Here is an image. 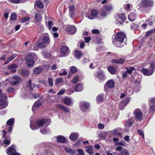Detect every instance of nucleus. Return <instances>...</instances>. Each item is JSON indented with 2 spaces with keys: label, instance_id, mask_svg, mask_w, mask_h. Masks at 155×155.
<instances>
[{
  "label": "nucleus",
  "instance_id": "obj_23",
  "mask_svg": "<svg viewBox=\"0 0 155 155\" xmlns=\"http://www.w3.org/2000/svg\"><path fill=\"white\" fill-rule=\"evenodd\" d=\"M18 73L22 76L25 77L28 76L29 74L28 71L25 70H20L18 71Z\"/></svg>",
  "mask_w": 155,
  "mask_h": 155
},
{
  "label": "nucleus",
  "instance_id": "obj_41",
  "mask_svg": "<svg viewBox=\"0 0 155 155\" xmlns=\"http://www.w3.org/2000/svg\"><path fill=\"white\" fill-rule=\"evenodd\" d=\"M107 69L109 72L111 74H115L116 70L114 67H109Z\"/></svg>",
  "mask_w": 155,
  "mask_h": 155
},
{
  "label": "nucleus",
  "instance_id": "obj_15",
  "mask_svg": "<svg viewBox=\"0 0 155 155\" xmlns=\"http://www.w3.org/2000/svg\"><path fill=\"white\" fill-rule=\"evenodd\" d=\"M141 71L146 76H150L152 75L154 71L152 69H150L149 70L148 69L144 68H143Z\"/></svg>",
  "mask_w": 155,
  "mask_h": 155
},
{
  "label": "nucleus",
  "instance_id": "obj_52",
  "mask_svg": "<svg viewBox=\"0 0 155 155\" xmlns=\"http://www.w3.org/2000/svg\"><path fill=\"white\" fill-rule=\"evenodd\" d=\"M48 81L49 86L51 87H52L53 86V84L52 78H48Z\"/></svg>",
  "mask_w": 155,
  "mask_h": 155
},
{
  "label": "nucleus",
  "instance_id": "obj_35",
  "mask_svg": "<svg viewBox=\"0 0 155 155\" xmlns=\"http://www.w3.org/2000/svg\"><path fill=\"white\" fill-rule=\"evenodd\" d=\"M104 95L102 94H101L98 95L96 98V101L98 103L102 102L104 100Z\"/></svg>",
  "mask_w": 155,
  "mask_h": 155
},
{
  "label": "nucleus",
  "instance_id": "obj_33",
  "mask_svg": "<svg viewBox=\"0 0 155 155\" xmlns=\"http://www.w3.org/2000/svg\"><path fill=\"white\" fill-rule=\"evenodd\" d=\"M82 53L78 50H76L75 51V56L78 59L80 58L82 56Z\"/></svg>",
  "mask_w": 155,
  "mask_h": 155
},
{
  "label": "nucleus",
  "instance_id": "obj_9",
  "mask_svg": "<svg viewBox=\"0 0 155 155\" xmlns=\"http://www.w3.org/2000/svg\"><path fill=\"white\" fill-rule=\"evenodd\" d=\"M70 52V50L67 46H62L61 49V53L62 56H68Z\"/></svg>",
  "mask_w": 155,
  "mask_h": 155
},
{
  "label": "nucleus",
  "instance_id": "obj_54",
  "mask_svg": "<svg viewBox=\"0 0 155 155\" xmlns=\"http://www.w3.org/2000/svg\"><path fill=\"white\" fill-rule=\"evenodd\" d=\"M135 84H136V85H137V88H135V89H136V91H139L140 90V86H139V85L140 84V81H135Z\"/></svg>",
  "mask_w": 155,
  "mask_h": 155
},
{
  "label": "nucleus",
  "instance_id": "obj_7",
  "mask_svg": "<svg viewBox=\"0 0 155 155\" xmlns=\"http://www.w3.org/2000/svg\"><path fill=\"white\" fill-rule=\"evenodd\" d=\"M89 103L85 101H82L80 102V108L81 110L83 112H86L90 107Z\"/></svg>",
  "mask_w": 155,
  "mask_h": 155
},
{
  "label": "nucleus",
  "instance_id": "obj_46",
  "mask_svg": "<svg viewBox=\"0 0 155 155\" xmlns=\"http://www.w3.org/2000/svg\"><path fill=\"white\" fill-rule=\"evenodd\" d=\"M11 140L10 138H6L3 141V143L6 146L8 145L10 143Z\"/></svg>",
  "mask_w": 155,
  "mask_h": 155
},
{
  "label": "nucleus",
  "instance_id": "obj_16",
  "mask_svg": "<svg viewBox=\"0 0 155 155\" xmlns=\"http://www.w3.org/2000/svg\"><path fill=\"white\" fill-rule=\"evenodd\" d=\"M67 31L69 34L72 35L76 32L77 28L75 26H70L67 28Z\"/></svg>",
  "mask_w": 155,
  "mask_h": 155
},
{
  "label": "nucleus",
  "instance_id": "obj_19",
  "mask_svg": "<svg viewBox=\"0 0 155 155\" xmlns=\"http://www.w3.org/2000/svg\"><path fill=\"white\" fill-rule=\"evenodd\" d=\"M57 107L58 108L61 109L63 111L66 113H69L70 112V108L68 107L61 104L57 105Z\"/></svg>",
  "mask_w": 155,
  "mask_h": 155
},
{
  "label": "nucleus",
  "instance_id": "obj_17",
  "mask_svg": "<svg viewBox=\"0 0 155 155\" xmlns=\"http://www.w3.org/2000/svg\"><path fill=\"white\" fill-rule=\"evenodd\" d=\"M69 15L71 18H73L75 15V6L74 5H72L69 6Z\"/></svg>",
  "mask_w": 155,
  "mask_h": 155
},
{
  "label": "nucleus",
  "instance_id": "obj_50",
  "mask_svg": "<svg viewBox=\"0 0 155 155\" xmlns=\"http://www.w3.org/2000/svg\"><path fill=\"white\" fill-rule=\"evenodd\" d=\"M17 55V54H14L12 56L8 57L7 58V59L8 60V61H10L14 59Z\"/></svg>",
  "mask_w": 155,
  "mask_h": 155
},
{
  "label": "nucleus",
  "instance_id": "obj_43",
  "mask_svg": "<svg viewBox=\"0 0 155 155\" xmlns=\"http://www.w3.org/2000/svg\"><path fill=\"white\" fill-rule=\"evenodd\" d=\"M130 100L129 97H127L126 98V101H121L119 104L120 106L124 107L127 104V102H128Z\"/></svg>",
  "mask_w": 155,
  "mask_h": 155
},
{
  "label": "nucleus",
  "instance_id": "obj_64",
  "mask_svg": "<svg viewBox=\"0 0 155 155\" xmlns=\"http://www.w3.org/2000/svg\"><path fill=\"white\" fill-rule=\"evenodd\" d=\"M52 22L51 21H49L48 22V29L49 30H51V28L52 26Z\"/></svg>",
  "mask_w": 155,
  "mask_h": 155
},
{
  "label": "nucleus",
  "instance_id": "obj_55",
  "mask_svg": "<svg viewBox=\"0 0 155 155\" xmlns=\"http://www.w3.org/2000/svg\"><path fill=\"white\" fill-rule=\"evenodd\" d=\"M30 19V18L29 17H25L22 18L21 20V22L24 23L25 21H28Z\"/></svg>",
  "mask_w": 155,
  "mask_h": 155
},
{
  "label": "nucleus",
  "instance_id": "obj_32",
  "mask_svg": "<svg viewBox=\"0 0 155 155\" xmlns=\"http://www.w3.org/2000/svg\"><path fill=\"white\" fill-rule=\"evenodd\" d=\"M35 3L37 6L39 8L41 9L44 8V4L41 0H38L36 1Z\"/></svg>",
  "mask_w": 155,
  "mask_h": 155
},
{
  "label": "nucleus",
  "instance_id": "obj_22",
  "mask_svg": "<svg viewBox=\"0 0 155 155\" xmlns=\"http://www.w3.org/2000/svg\"><path fill=\"white\" fill-rule=\"evenodd\" d=\"M54 138L57 139V142L60 143H64L65 142L66 140V138L65 137L61 136H56L54 137Z\"/></svg>",
  "mask_w": 155,
  "mask_h": 155
},
{
  "label": "nucleus",
  "instance_id": "obj_24",
  "mask_svg": "<svg viewBox=\"0 0 155 155\" xmlns=\"http://www.w3.org/2000/svg\"><path fill=\"white\" fill-rule=\"evenodd\" d=\"M78 134L77 133H72L70 134L69 138L71 140H76L78 139Z\"/></svg>",
  "mask_w": 155,
  "mask_h": 155
},
{
  "label": "nucleus",
  "instance_id": "obj_59",
  "mask_svg": "<svg viewBox=\"0 0 155 155\" xmlns=\"http://www.w3.org/2000/svg\"><path fill=\"white\" fill-rule=\"evenodd\" d=\"M66 90L64 89H61L60 91L57 94L58 95H62L65 92Z\"/></svg>",
  "mask_w": 155,
  "mask_h": 155
},
{
  "label": "nucleus",
  "instance_id": "obj_29",
  "mask_svg": "<svg viewBox=\"0 0 155 155\" xmlns=\"http://www.w3.org/2000/svg\"><path fill=\"white\" fill-rule=\"evenodd\" d=\"M120 151L118 155H129L130 154L128 150L125 148L122 149Z\"/></svg>",
  "mask_w": 155,
  "mask_h": 155
},
{
  "label": "nucleus",
  "instance_id": "obj_27",
  "mask_svg": "<svg viewBox=\"0 0 155 155\" xmlns=\"http://www.w3.org/2000/svg\"><path fill=\"white\" fill-rule=\"evenodd\" d=\"M65 150L70 155H74L75 153V151L74 150H72L69 147H65Z\"/></svg>",
  "mask_w": 155,
  "mask_h": 155
},
{
  "label": "nucleus",
  "instance_id": "obj_2",
  "mask_svg": "<svg viewBox=\"0 0 155 155\" xmlns=\"http://www.w3.org/2000/svg\"><path fill=\"white\" fill-rule=\"evenodd\" d=\"M50 119H44L38 120L37 121L36 124L31 123L30 127L32 130H35L39 128L46 127H47L51 123Z\"/></svg>",
  "mask_w": 155,
  "mask_h": 155
},
{
  "label": "nucleus",
  "instance_id": "obj_47",
  "mask_svg": "<svg viewBox=\"0 0 155 155\" xmlns=\"http://www.w3.org/2000/svg\"><path fill=\"white\" fill-rule=\"evenodd\" d=\"M63 78H59L56 79L55 82V84L57 85L59 83H63Z\"/></svg>",
  "mask_w": 155,
  "mask_h": 155
},
{
  "label": "nucleus",
  "instance_id": "obj_26",
  "mask_svg": "<svg viewBox=\"0 0 155 155\" xmlns=\"http://www.w3.org/2000/svg\"><path fill=\"white\" fill-rule=\"evenodd\" d=\"M100 13L101 17L102 18L105 17L108 14L107 12L103 7L100 10Z\"/></svg>",
  "mask_w": 155,
  "mask_h": 155
},
{
  "label": "nucleus",
  "instance_id": "obj_11",
  "mask_svg": "<svg viewBox=\"0 0 155 155\" xmlns=\"http://www.w3.org/2000/svg\"><path fill=\"white\" fill-rule=\"evenodd\" d=\"M126 143L124 141L115 143V146L116 147L115 150L118 151H120L123 149L122 146L126 147Z\"/></svg>",
  "mask_w": 155,
  "mask_h": 155
},
{
  "label": "nucleus",
  "instance_id": "obj_25",
  "mask_svg": "<svg viewBox=\"0 0 155 155\" xmlns=\"http://www.w3.org/2000/svg\"><path fill=\"white\" fill-rule=\"evenodd\" d=\"M106 84L109 88H113L115 85V83L114 81L112 80H109L106 83Z\"/></svg>",
  "mask_w": 155,
  "mask_h": 155
},
{
  "label": "nucleus",
  "instance_id": "obj_39",
  "mask_svg": "<svg viewBox=\"0 0 155 155\" xmlns=\"http://www.w3.org/2000/svg\"><path fill=\"white\" fill-rule=\"evenodd\" d=\"M86 151L90 155L93 154L92 152V147L91 146H89L86 147Z\"/></svg>",
  "mask_w": 155,
  "mask_h": 155
},
{
  "label": "nucleus",
  "instance_id": "obj_36",
  "mask_svg": "<svg viewBox=\"0 0 155 155\" xmlns=\"http://www.w3.org/2000/svg\"><path fill=\"white\" fill-rule=\"evenodd\" d=\"M83 89L82 84H79L77 85L75 87V91L79 92L82 91Z\"/></svg>",
  "mask_w": 155,
  "mask_h": 155
},
{
  "label": "nucleus",
  "instance_id": "obj_10",
  "mask_svg": "<svg viewBox=\"0 0 155 155\" xmlns=\"http://www.w3.org/2000/svg\"><path fill=\"white\" fill-rule=\"evenodd\" d=\"M15 119L14 118H12L8 120L6 124V128L9 132H11L13 126L12 125L14 123Z\"/></svg>",
  "mask_w": 155,
  "mask_h": 155
},
{
  "label": "nucleus",
  "instance_id": "obj_38",
  "mask_svg": "<svg viewBox=\"0 0 155 155\" xmlns=\"http://www.w3.org/2000/svg\"><path fill=\"white\" fill-rule=\"evenodd\" d=\"M42 71V68L38 67L36 68L34 70V73L35 74H38L41 73Z\"/></svg>",
  "mask_w": 155,
  "mask_h": 155
},
{
  "label": "nucleus",
  "instance_id": "obj_60",
  "mask_svg": "<svg viewBox=\"0 0 155 155\" xmlns=\"http://www.w3.org/2000/svg\"><path fill=\"white\" fill-rule=\"evenodd\" d=\"M137 132L139 134L141 135L142 137L144 138V135L143 131L140 130H138Z\"/></svg>",
  "mask_w": 155,
  "mask_h": 155
},
{
  "label": "nucleus",
  "instance_id": "obj_20",
  "mask_svg": "<svg viewBox=\"0 0 155 155\" xmlns=\"http://www.w3.org/2000/svg\"><path fill=\"white\" fill-rule=\"evenodd\" d=\"M17 66L15 64H12L8 66V68L12 73H14L16 71Z\"/></svg>",
  "mask_w": 155,
  "mask_h": 155
},
{
  "label": "nucleus",
  "instance_id": "obj_14",
  "mask_svg": "<svg viewBox=\"0 0 155 155\" xmlns=\"http://www.w3.org/2000/svg\"><path fill=\"white\" fill-rule=\"evenodd\" d=\"M13 78L14 81L11 82V84L13 86L18 85L21 81V78L18 76H15L13 77Z\"/></svg>",
  "mask_w": 155,
  "mask_h": 155
},
{
  "label": "nucleus",
  "instance_id": "obj_49",
  "mask_svg": "<svg viewBox=\"0 0 155 155\" xmlns=\"http://www.w3.org/2000/svg\"><path fill=\"white\" fill-rule=\"evenodd\" d=\"M77 70V68L75 66H73L71 68V71L72 74L75 73Z\"/></svg>",
  "mask_w": 155,
  "mask_h": 155
},
{
  "label": "nucleus",
  "instance_id": "obj_3",
  "mask_svg": "<svg viewBox=\"0 0 155 155\" xmlns=\"http://www.w3.org/2000/svg\"><path fill=\"white\" fill-rule=\"evenodd\" d=\"M25 58L27 66L28 67L32 68L34 66L35 61L38 60V58L35 53L30 52L27 54Z\"/></svg>",
  "mask_w": 155,
  "mask_h": 155
},
{
  "label": "nucleus",
  "instance_id": "obj_37",
  "mask_svg": "<svg viewBox=\"0 0 155 155\" xmlns=\"http://www.w3.org/2000/svg\"><path fill=\"white\" fill-rule=\"evenodd\" d=\"M136 17V14L134 13H131L128 15V18L130 21H133L134 20Z\"/></svg>",
  "mask_w": 155,
  "mask_h": 155
},
{
  "label": "nucleus",
  "instance_id": "obj_45",
  "mask_svg": "<svg viewBox=\"0 0 155 155\" xmlns=\"http://www.w3.org/2000/svg\"><path fill=\"white\" fill-rule=\"evenodd\" d=\"M133 123V120H129L126 122L125 124V126L128 127L131 126Z\"/></svg>",
  "mask_w": 155,
  "mask_h": 155
},
{
  "label": "nucleus",
  "instance_id": "obj_61",
  "mask_svg": "<svg viewBox=\"0 0 155 155\" xmlns=\"http://www.w3.org/2000/svg\"><path fill=\"white\" fill-rule=\"evenodd\" d=\"M84 41L86 43H87L91 40V37H87L84 38Z\"/></svg>",
  "mask_w": 155,
  "mask_h": 155
},
{
  "label": "nucleus",
  "instance_id": "obj_42",
  "mask_svg": "<svg viewBox=\"0 0 155 155\" xmlns=\"http://www.w3.org/2000/svg\"><path fill=\"white\" fill-rule=\"evenodd\" d=\"M79 76L78 75H76L71 80V82L74 84H75L78 82L79 81Z\"/></svg>",
  "mask_w": 155,
  "mask_h": 155
},
{
  "label": "nucleus",
  "instance_id": "obj_57",
  "mask_svg": "<svg viewBox=\"0 0 155 155\" xmlns=\"http://www.w3.org/2000/svg\"><path fill=\"white\" fill-rule=\"evenodd\" d=\"M77 151L79 155H84L83 151L82 149H77Z\"/></svg>",
  "mask_w": 155,
  "mask_h": 155
},
{
  "label": "nucleus",
  "instance_id": "obj_56",
  "mask_svg": "<svg viewBox=\"0 0 155 155\" xmlns=\"http://www.w3.org/2000/svg\"><path fill=\"white\" fill-rule=\"evenodd\" d=\"M44 127L43 129L42 128L40 130V132L41 134H45L47 133L48 131Z\"/></svg>",
  "mask_w": 155,
  "mask_h": 155
},
{
  "label": "nucleus",
  "instance_id": "obj_40",
  "mask_svg": "<svg viewBox=\"0 0 155 155\" xmlns=\"http://www.w3.org/2000/svg\"><path fill=\"white\" fill-rule=\"evenodd\" d=\"M42 54L46 59L49 58L51 56L50 54L48 52L45 51H42Z\"/></svg>",
  "mask_w": 155,
  "mask_h": 155
},
{
  "label": "nucleus",
  "instance_id": "obj_13",
  "mask_svg": "<svg viewBox=\"0 0 155 155\" xmlns=\"http://www.w3.org/2000/svg\"><path fill=\"white\" fill-rule=\"evenodd\" d=\"M15 147L14 146L7 148V153L9 155H20L18 153H16Z\"/></svg>",
  "mask_w": 155,
  "mask_h": 155
},
{
  "label": "nucleus",
  "instance_id": "obj_51",
  "mask_svg": "<svg viewBox=\"0 0 155 155\" xmlns=\"http://www.w3.org/2000/svg\"><path fill=\"white\" fill-rule=\"evenodd\" d=\"M17 16L16 15L15 13L12 14L10 16V19L12 20H15L16 19Z\"/></svg>",
  "mask_w": 155,
  "mask_h": 155
},
{
  "label": "nucleus",
  "instance_id": "obj_53",
  "mask_svg": "<svg viewBox=\"0 0 155 155\" xmlns=\"http://www.w3.org/2000/svg\"><path fill=\"white\" fill-rule=\"evenodd\" d=\"M134 69L135 68H129L127 69V72L128 73L130 74Z\"/></svg>",
  "mask_w": 155,
  "mask_h": 155
},
{
  "label": "nucleus",
  "instance_id": "obj_1",
  "mask_svg": "<svg viewBox=\"0 0 155 155\" xmlns=\"http://www.w3.org/2000/svg\"><path fill=\"white\" fill-rule=\"evenodd\" d=\"M125 35L121 32H118L112 37L113 43L115 46L118 47H121L124 45V40L126 39Z\"/></svg>",
  "mask_w": 155,
  "mask_h": 155
},
{
  "label": "nucleus",
  "instance_id": "obj_18",
  "mask_svg": "<svg viewBox=\"0 0 155 155\" xmlns=\"http://www.w3.org/2000/svg\"><path fill=\"white\" fill-rule=\"evenodd\" d=\"M42 41L44 43L48 44H49L50 42V38L47 33H44L43 35Z\"/></svg>",
  "mask_w": 155,
  "mask_h": 155
},
{
  "label": "nucleus",
  "instance_id": "obj_63",
  "mask_svg": "<svg viewBox=\"0 0 155 155\" xmlns=\"http://www.w3.org/2000/svg\"><path fill=\"white\" fill-rule=\"evenodd\" d=\"M74 92V91L73 89H69L67 91V92L68 94L70 95Z\"/></svg>",
  "mask_w": 155,
  "mask_h": 155
},
{
  "label": "nucleus",
  "instance_id": "obj_12",
  "mask_svg": "<svg viewBox=\"0 0 155 155\" xmlns=\"http://www.w3.org/2000/svg\"><path fill=\"white\" fill-rule=\"evenodd\" d=\"M135 117L137 120H140L142 119L143 114L141 110L139 109H136L134 111Z\"/></svg>",
  "mask_w": 155,
  "mask_h": 155
},
{
  "label": "nucleus",
  "instance_id": "obj_31",
  "mask_svg": "<svg viewBox=\"0 0 155 155\" xmlns=\"http://www.w3.org/2000/svg\"><path fill=\"white\" fill-rule=\"evenodd\" d=\"M64 102L66 105L69 106L72 104V102L70 98L66 97L64 100Z\"/></svg>",
  "mask_w": 155,
  "mask_h": 155
},
{
  "label": "nucleus",
  "instance_id": "obj_28",
  "mask_svg": "<svg viewBox=\"0 0 155 155\" xmlns=\"http://www.w3.org/2000/svg\"><path fill=\"white\" fill-rule=\"evenodd\" d=\"M35 20L38 22L41 21L42 19V17L41 14L38 12L35 13Z\"/></svg>",
  "mask_w": 155,
  "mask_h": 155
},
{
  "label": "nucleus",
  "instance_id": "obj_8",
  "mask_svg": "<svg viewBox=\"0 0 155 155\" xmlns=\"http://www.w3.org/2000/svg\"><path fill=\"white\" fill-rule=\"evenodd\" d=\"M115 18L116 20L120 24H122L126 19L125 15L123 13H119L116 15Z\"/></svg>",
  "mask_w": 155,
  "mask_h": 155
},
{
  "label": "nucleus",
  "instance_id": "obj_58",
  "mask_svg": "<svg viewBox=\"0 0 155 155\" xmlns=\"http://www.w3.org/2000/svg\"><path fill=\"white\" fill-rule=\"evenodd\" d=\"M150 69L153 70V69L155 68V60L150 63Z\"/></svg>",
  "mask_w": 155,
  "mask_h": 155
},
{
  "label": "nucleus",
  "instance_id": "obj_62",
  "mask_svg": "<svg viewBox=\"0 0 155 155\" xmlns=\"http://www.w3.org/2000/svg\"><path fill=\"white\" fill-rule=\"evenodd\" d=\"M125 60V59L124 58L122 57L120 58L119 60H118L119 64H123Z\"/></svg>",
  "mask_w": 155,
  "mask_h": 155
},
{
  "label": "nucleus",
  "instance_id": "obj_6",
  "mask_svg": "<svg viewBox=\"0 0 155 155\" xmlns=\"http://www.w3.org/2000/svg\"><path fill=\"white\" fill-rule=\"evenodd\" d=\"M7 97L4 94H1L0 95V106L3 108L6 107L8 105V102L6 101Z\"/></svg>",
  "mask_w": 155,
  "mask_h": 155
},
{
  "label": "nucleus",
  "instance_id": "obj_21",
  "mask_svg": "<svg viewBox=\"0 0 155 155\" xmlns=\"http://www.w3.org/2000/svg\"><path fill=\"white\" fill-rule=\"evenodd\" d=\"M91 14L92 16L91 17L87 16H86V17L90 19H93L94 17H97L98 14V11L96 9L92 10L91 11Z\"/></svg>",
  "mask_w": 155,
  "mask_h": 155
},
{
  "label": "nucleus",
  "instance_id": "obj_5",
  "mask_svg": "<svg viewBox=\"0 0 155 155\" xmlns=\"http://www.w3.org/2000/svg\"><path fill=\"white\" fill-rule=\"evenodd\" d=\"M153 5L154 2L152 0H142L139 5L140 8L148 7L153 6Z\"/></svg>",
  "mask_w": 155,
  "mask_h": 155
},
{
  "label": "nucleus",
  "instance_id": "obj_30",
  "mask_svg": "<svg viewBox=\"0 0 155 155\" xmlns=\"http://www.w3.org/2000/svg\"><path fill=\"white\" fill-rule=\"evenodd\" d=\"M41 103L39 101H36L33 104L32 107V110L33 111L35 110L36 108H38L41 106Z\"/></svg>",
  "mask_w": 155,
  "mask_h": 155
},
{
  "label": "nucleus",
  "instance_id": "obj_4",
  "mask_svg": "<svg viewBox=\"0 0 155 155\" xmlns=\"http://www.w3.org/2000/svg\"><path fill=\"white\" fill-rule=\"evenodd\" d=\"M106 78V75L102 70L97 72L95 77V79L100 82H103Z\"/></svg>",
  "mask_w": 155,
  "mask_h": 155
},
{
  "label": "nucleus",
  "instance_id": "obj_44",
  "mask_svg": "<svg viewBox=\"0 0 155 155\" xmlns=\"http://www.w3.org/2000/svg\"><path fill=\"white\" fill-rule=\"evenodd\" d=\"M44 47V44L41 43V42H40L38 44V46L37 47H34L33 49V50L35 51L37 50L38 49V48H42Z\"/></svg>",
  "mask_w": 155,
  "mask_h": 155
},
{
  "label": "nucleus",
  "instance_id": "obj_48",
  "mask_svg": "<svg viewBox=\"0 0 155 155\" xmlns=\"http://www.w3.org/2000/svg\"><path fill=\"white\" fill-rule=\"evenodd\" d=\"M35 87V86L34 85L33 86L32 85V84H31V79L29 80L28 81L27 87H28L30 90H32L33 89V87Z\"/></svg>",
  "mask_w": 155,
  "mask_h": 155
},
{
  "label": "nucleus",
  "instance_id": "obj_34",
  "mask_svg": "<svg viewBox=\"0 0 155 155\" xmlns=\"http://www.w3.org/2000/svg\"><path fill=\"white\" fill-rule=\"evenodd\" d=\"M103 8L107 12H110L113 9V6L111 5H104Z\"/></svg>",
  "mask_w": 155,
  "mask_h": 155
}]
</instances>
